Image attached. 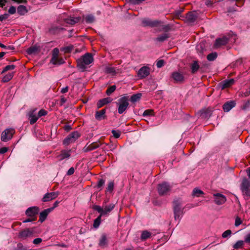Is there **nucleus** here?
I'll list each match as a JSON object with an SVG mask.
<instances>
[{
  "mask_svg": "<svg viewBox=\"0 0 250 250\" xmlns=\"http://www.w3.org/2000/svg\"><path fill=\"white\" fill-rule=\"evenodd\" d=\"M36 109L31 110L28 113L29 119L31 125L35 124L39 119V116L36 114Z\"/></svg>",
  "mask_w": 250,
  "mask_h": 250,
  "instance_id": "nucleus-13",
  "label": "nucleus"
},
{
  "mask_svg": "<svg viewBox=\"0 0 250 250\" xmlns=\"http://www.w3.org/2000/svg\"><path fill=\"white\" fill-rule=\"evenodd\" d=\"M39 212V208L37 207H32L29 208L26 210V214L30 217H35Z\"/></svg>",
  "mask_w": 250,
  "mask_h": 250,
  "instance_id": "nucleus-15",
  "label": "nucleus"
},
{
  "mask_svg": "<svg viewBox=\"0 0 250 250\" xmlns=\"http://www.w3.org/2000/svg\"><path fill=\"white\" fill-rule=\"evenodd\" d=\"M93 57L91 53H87L77 61L78 66L82 70H84L85 66L90 64L93 62Z\"/></svg>",
  "mask_w": 250,
  "mask_h": 250,
  "instance_id": "nucleus-1",
  "label": "nucleus"
},
{
  "mask_svg": "<svg viewBox=\"0 0 250 250\" xmlns=\"http://www.w3.org/2000/svg\"><path fill=\"white\" fill-rule=\"evenodd\" d=\"M8 150V148L5 147H2L0 148V154H4L5 152H6Z\"/></svg>",
  "mask_w": 250,
  "mask_h": 250,
  "instance_id": "nucleus-62",
  "label": "nucleus"
},
{
  "mask_svg": "<svg viewBox=\"0 0 250 250\" xmlns=\"http://www.w3.org/2000/svg\"><path fill=\"white\" fill-rule=\"evenodd\" d=\"M42 240L41 238H37L34 239L33 243L35 245H38L42 242Z\"/></svg>",
  "mask_w": 250,
  "mask_h": 250,
  "instance_id": "nucleus-56",
  "label": "nucleus"
},
{
  "mask_svg": "<svg viewBox=\"0 0 250 250\" xmlns=\"http://www.w3.org/2000/svg\"><path fill=\"white\" fill-rule=\"evenodd\" d=\"M236 103L233 101H230L226 103L223 106V109L225 112L229 111L235 106Z\"/></svg>",
  "mask_w": 250,
  "mask_h": 250,
  "instance_id": "nucleus-17",
  "label": "nucleus"
},
{
  "mask_svg": "<svg viewBox=\"0 0 250 250\" xmlns=\"http://www.w3.org/2000/svg\"><path fill=\"white\" fill-rule=\"evenodd\" d=\"M64 62V61L62 58H57V59L55 60V61L54 62H51V63L55 65H60V64H63Z\"/></svg>",
  "mask_w": 250,
  "mask_h": 250,
  "instance_id": "nucleus-44",
  "label": "nucleus"
},
{
  "mask_svg": "<svg viewBox=\"0 0 250 250\" xmlns=\"http://www.w3.org/2000/svg\"><path fill=\"white\" fill-rule=\"evenodd\" d=\"M155 233L152 231H148L147 230L143 231L141 234V238L142 240H145L150 238L152 235H155Z\"/></svg>",
  "mask_w": 250,
  "mask_h": 250,
  "instance_id": "nucleus-24",
  "label": "nucleus"
},
{
  "mask_svg": "<svg viewBox=\"0 0 250 250\" xmlns=\"http://www.w3.org/2000/svg\"><path fill=\"white\" fill-rule=\"evenodd\" d=\"M0 47L5 49H11L13 48V47L10 46H6L1 43H0Z\"/></svg>",
  "mask_w": 250,
  "mask_h": 250,
  "instance_id": "nucleus-61",
  "label": "nucleus"
},
{
  "mask_svg": "<svg viewBox=\"0 0 250 250\" xmlns=\"http://www.w3.org/2000/svg\"><path fill=\"white\" fill-rule=\"evenodd\" d=\"M112 133L113 136L116 138H119L121 135V133L119 131H117L114 130H112Z\"/></svg>",
  "mask_w": 250,
  "mask_h": 250,
  "instance_id": "nucleus-54",
  "label": "nucleus"
},
{
  "mask_svg": "<svg viewBox=\"0 0 250 250\" xmlns=\"http://www.w3.org/2000/svg\"><path fill=\"white\" fill-rule=\"evenodd\" d=\"M149 73L150 68L147 66H143L139 70L137 75L140 79H143L147 77Z\"/></svg>",
  "mask_w": 250,
  "mask_h": 250,
  "instance_id": "nucleus-11",
  "label": "nucleus"
},
{
  "mask_svg": "<svg viewBox=\"0 0 250 250\" xmlns=\"http://www.w3.org/2000/svg\"><path fill=\"white\" fill-rule=\"evenodd\" d=\"M184 8L183 7H180L177 8L174 11V16H179L184 11Z\"/></svg>",
  "mask_w": 250,
  "mask_h": 250,
  "instance_id": "nucleus-42",
  "label": "nucleus"
},
{
  "mask_svg": "<svg viewBox=\"0 0 250 250\" xmlns=\"http://www.w3.org/2000/svg\"><path fill=\"white\" fill-rule=\"evenodd\" d=\"M116 104L118 106V113L121 114L127 109L129 105L128 99L127 97H122L118 100Z\"/></svg>",
  "mask_w": 250,
  "mask_h": 250,
  "instance_id": "nucleus-2",
  "label": "nucleus"
},
{
  "mask_svg": "<svg viewBox=\"0 0 250 250\" xmlns=\"http://www.w3.org/2000/svg\"><path fill=\"white\" fill-rule=\"evenodd\" d=\"M169 35L167 33H164L161 35L159 36L155 40L160 42H163L165 41H166L167 39L169 38Z\"/></svg>",
  "mask_w": 250,
  "mask_h": 250,
  "instance_id": "nucleus-29",
  "label": "nucleus"
},
{
  "mask_svg": "<svg viewBox=\"0 0 250 250\" xmlns=\"http://www.w3.org/2000/svg\"><path fill=\"white\" fill-rule=\"evenodd\" d=\"M53 209V208H49L46 209H44L43 211H42L40 214V221L41 222H43L45 219L46 218L48 214Z\"/></svg>",
  "mask_w": 250,
  "mask_h": 250,
  "instance_id": "nucleus-16",
  "label": "nucleus"
},
{
  "mask_svg": "<svg viewBox=\"0 0 250 250\" xmlns=\"http://www.w3.org/2000/svg\"><path fill=\"white\" fill-rule=\"evenodd\" d=\"M160 24V22L157 21H152L150 20L147 19H144L142 21V24L144 26H150V27H156L158 26Z\"/></svg>",
  "mask_w": 250,
  "mask_h": 250,
  "instance_id": "nucleus-14",
  "label": "nucleus"
},
{
  "mask_svg": "<svg viewBox=\"0 0 250 250\" xmlns=\"http://www.w3.org/2000/svg\"><path fill=\"white\" fill-rule=\"evenodd\" d=\"M105 112L106 109L105 108L97 111L95 113V119L99 121L104 119L105 117Z\"/></svg>",
  "mask_w": 250,
  "mask_h": 250,
  "instance_id": "nucleus-21",
  "label": "nucleus"
},
{
  "mask_svg": "<svg viewBox=\"0 0 250 250\" xmlns=\"http://www.w3.org/2000/svg\"><path fill=\"white\" fill-rule=\"evenodd\" d=\"M244 241L243 240L238 241L233 246L234 249H238L243 247Z\"/></svg>",
  "mask_w": 250,
  "mask_h": 250,
  "instance_id": "nucleus-36",
  "label": "nucleus"
},
{
  "mask_svg": "<svg viewBox=\"0 0 250 250\" xmlns=\"http://www.w3.org/2000/svg\"><path fill=\"white\" fill-rule=\"evenodd\" d=\"M35 233V228H27L20 231L18 237L21 240H26L34 237Z\"/></svg>",
  "mask_w": 250,
  "mask_h": 250,
  "instance_id": "nucleus-4",
  "label": "nucleus"
},
{
  "mask_svg": "<svg viewBox=\"0 0 250 250\" xmlns=\"http://www.w3.org/2000/svg\"><path fill=\"white\" fill-rule=\"evenodd\" d=\"M242 224V221L239 217H237L235 219V225L237 227Z\"/></svg>",
  "mask_w": 250,
  "mask_h": 250,
  "instance_id": "nucleus-57",
  "label": "nucleus"
},
{
  "mask_svg": "<svg viewBox=\"0 0 250 250\" xmlns=\"http://www.w3.org/2000/svg\"><path fill=\"white\" fill-rule=\"evenodd\" d=\"M17 250H25V249L24 248L22 244L19 243L17 245Z\"/></svg>",
  "mask_w": 250,
  "mask_h": 250,
  "instance_id": "nucleus-60",
  "label": "nucleus"
},
{
  "mask_svg": "<svg viewBox=\"0 0 250 250\" xmlns=\"http://www.w3.org/2000/svg\"><path fill=\"white\" fill-rule=\"evenodd\" d=\"M16 7L13 6H11L9 7L8 11L10 14L12 15L16 13Z\"/></svg>",
  "mask_w": 250,
  "mask_h": 250,
  "instance_id": "nucleus-52",
  "label": "nucleus"
},
{
  "mask_svg": "<svg viewBox=\"0 0 250 250\" xmlns=\"http://www.w3.org/2000/svg\"><path fill=\"white\" fill-rule=\"evenodd\" d=\"M143 115L144 116L153 115V110L151 109L146 110L144 112Z\"/></svg>",
  "mask_w": 250,
  "mask_h": 250,
  "instance_id": "nucleus-48",
  "label": "nucleus"
},
{
  "mask_svg": "<svg viewBox=\"0 0 250 250\" xmlns=\"http://www.w3.org/2000/svg\"><path fill=\"white\" fill-rule=\"evenodd\" d=\"M17 12L20 15H24L27 12L26 7L23 5H21L18 7Z\"/></svg>",
  "mask_w": 250,
  "mask_h": 250,
  "instance_id": "nucleus-30",
  "label": "nucleus"
},
{
  "mask_svg": "<svg viewBox=\"0 0 250 250\" xmlns=\"http://www.w3.org/2000/svg\"><path fill=\"white\" fill-rule=\"evenodd\" d=\"M80 20V17H67L64 19V21L66 23L73 25L78 22Z\"/></svg>",
  "mask_w": 250,
  "mask_h": 250,
  "instance_id": "nucleus-19",
  "label": "nucleus"
},
{
  "mask_svg": "<svg viewBox=\"0 0 250 250\" xmlns=\"http://www.w3.org/2000/svg\"><path fill=\"white\" fill-rule=\"evenodd\" d=\"M164 61L163 60H160L157 62L156 66L158 68H161L164 65Z\"/></svg>",
  "mask_w": 250,
  "mask_h": 250,
  "instance_id": "nucleus-53",
  "label": "nucleus"
},
{
  "mask_svg": "<svg viewBox=\"0 0 250 250\" xmlns=\"http://www.w3.org/2000/svg\"><path fill=\"white\" fill-rule=\"evenodd\" d=\"M142 94L141 93H138L136 94L133 95L131 98H130V101L132 103H135L139 101L141 97Z\"/></svg>",
  "mask_w": 250,
  "mask_h": 250,
  "instance_id": "nucleus-33",
  "label": "nucleus"
},
{
  "mask_svg": "<svg viewBox=\"0 0 250 250\" xmlns=\"http://www.w3.org/2000/svg\"><path fill=\"white\" fill-rule=\"evenodd\" d=\"M59 195V192L58 191L46 193L42 198V201L44 202L51 201L57 198Z\"/></svg>",
  "mask_w": 250,
  "mask_h": 250,
  "instance_id": "nucleus-10",
  "label": "nucleus"
},
{
  "mask_svg": "<svg viewBox=\"0 0 250 250\" xmlns=\"http://www.w3.org/2000/svg\"><path fill=\"white\" fill-rule=\"evenodd\" d=\"M173 211L175 220H180L183 214V209L182 208L181 203L178 201L173 202Z\"/></svg>",
  "mask_w": 250,
  "mask_h": 250,
  "instance_id": "nucleus-5",
  "label": "nucleus"
},
{
  "mask_svg": "<svg viewBox=\"0 0 250 250\" xmlns=\"http://www.w3.org/2000/svg\"><path fill=\"white\" fill-rule=\"evenodd\" d=\"M114 188V183L113 182H110L108 184L106 190L107 191L111 192L113 190Z\"/></svg>",
  "mask_w": 250,
  "mask_h": 250,
  "instance_id": "nucleus-49",
  "label": "nucleus"
},
{
  "mask_svg": "<svg viewBox=\"0 0 250 250\" xmlns=\"http://www.w3.org/2000/svg\"><path fill=\"white\" fill-rule=\"evenodd\" d=\"M106 244V237L105 235H102L100 240L99 245L100 247H104Z\"/></svg>",
  "mask_w": 250,
  "mask_h": 250,
  "instance_id": "nucleus-32",
  "label": "nucleus"
},
{
  "mask_svg": "<svg viewBox=\"0 0 250 250\" xmlns=\"http://www.w3.org/2000/svg\"><path fill=\"white\" fill-rule=\"evenodd\" d=\"M68 90V86H66L65 87L62 88L61 92L62 93H65L67 92Z\"/></svg>",
  "mask_w": 250,
  "mask_h": 250,
  "instance_id": "nucleus-63",
  "label": "nucleus"
},
{
  "mask_svg": "<svg viewBox=\"0 0 250 250\" xmlns=\"http://www.w3.org/2000/svg\"><path fill=\"white\" fill-rule=\"evenodd\" d=\"M203 194H204V192L199 188H196L193 189L192 191V196L200 197Z\"/></svg>",
  "mask_w": 250,
  "mask_h": 250,
  "instance_id": "nucleus-31",
  "label": "nucleus"
},
{
  "mask_svg": "<svg viewBox=\"0 0 250 250\" xmlns=\"http://www.w3.org/2000/svg\"><path fill=\"white\" fill-rule=\"evenodd\" d=\"M107 73L115 74L117 72L116 69L114 67H107L106 68Z\"/></svg>",
  "mask_w": 250,
  "mask_h": 250,
  "instance_id": "nucleus-46",
  "label": "nucleus"
},
{
  "mask_svg": "<svg viewBox=\"0 0 250 250\" xmlns=\"http://www.w3.org/2000/svg\"><path fill=\"white\" fill-rule=\"evenodd\" d=\"M93 208H94V209L97 211L99 213H100L99 216H103V212L104 208H102L101 207H100L99 206H94Z\"/></svg>",
  "mask_w": 250,
  "mask_h": 250,
  "instance_id": "nucleus-41",
  "label": "nucleus"
},
{
  "mask_svg": "<svg viewBox=\"0 0 250 250\" xmlns=\"http://www.w3.org/2000/svg\"><path fill=\"white\" fill-rule=\"evenodd\" d=\"M199 68V65L197 61H194L191 65V72L195 73Z\"/></svg>",
  "mask_w": 250,
  "mask_h": 250,
  "instance_id": "nucleus-28",
  "label": "nucleus"
},
{
  "mask_svg": "<svg viewBox=\"0 0 250 250\" xmlns=\"http://www.w3.org/2000/svg\"><path fill=\"white\" fill-rule=\"evenodd\" d=\"M59 53V50L57 48H55L52 51V58L50 60V62H54L55 60L58 58Z\"/></svg>",
  "mask_w": 250,
  "mask_h": 250,
  "instance_id": "nucleus-27",
  "label": "nucleus"
},
{
  "mask_svg": "<svg viewBox=\"0 0 250 250\" xmlns=\"http://www.w3.org/2000/svg\"><path fill=\"white\" fill-rule=\"evenodd\" d=\"M73 47L72 46L65 47L61 49V50L64 51L65 52H70L71 51Z\"/></svg>",
  "mask_w": 250,
  "mask_h": 250,
  "instance_id": "nucleus-55",
  "label": "nucleus"
},
{
  "mask_svg": "<svg viewBox=\"0 0 250 250\" xmlns=\"http://www.w3.org/2000/svg\"><path fill=\"white\" fill-rule=\"evenodd\" d=\"M171 77L176 82H182L184 80V76L182 74L178 72H174L171 74Z\"/></svg>",
  "mask_w": 250,
  "mask_h": 250,
  "instance_id": "nucleus-18",
  "label": "nucleus"
},
{
  "mask_svg": "<svg viewBox=\"0 0 250 250\" xmlns=\"http://www.w3.org/2000/svg\"><path fill=\"white\" fill-rule=\"evenodd\" d=\"M83 20L87 23H90L93 21L94 17H85Z\"/></svg>",
  "mask_w": 250,
  "mask_h": 250,
  "instance_id": "nucleus-51",
  "label": "nucleus"
},
{
  "mask_svg": "<svg viewBox=\"0 0 250 250\" xmlns=\"http://www.w3.org/2000/svg\"><path fill=\"white\" fill-rule=\"evenodd\" d=\"M47 112L46 110H45L44 109H41L38 112V116H39V118L42 116L46 115L47 114Z\"/></svg>",
  "mask_w": 250,
  "mask_h": 250,
  "instance_id": "nucleus-50",
  "label": "nucleus"
},
{
  "mask_svg": "<svg viewBox=\"0 0 250 250\" xmlns=\"http://www.w3.org/2000/svg\"><path fill=\"white\" fill-rule=\"evenodd\" d=\"M112 101V99L111 98H106L102 99L100 100H99L97 104V106L98 108H99L104 105L110 103Z\"/></svg>",
  "mask_w": 250,
  "mask_h": 250,
  "instance_id": "nucleus-20",
  "label": "nucleus"
},
{
  "mask_svg": "<svg viewBox=\"0 0 250 250\" xmlns=\"http://www.w3.org/2000/svg\"><path fill=\"white\" fill-rule=\"evenodd\" d=\"M181 19L187 22L188 24H192L196 20L197 17H180Z\"/></svg>",
  "mask_w": 250,
  "mask_h": 250,
  "instance_id": "nucleus-26",
  "label": "nucleus"
},
{
  "mask_svg": "<svg viewBox=\"0 0 250 250\" xmlns=\"http://www.w3.org/2000/svg\"><path fill=\"white\" fill-rule=\"evenodd\" d=\"M15 133L13 128H9L4 130L1 134V140L3 142H7L10 140Z\"/></svg>",
  "mask_w": 250,
  "mask_h": 250,
  "instance_id": "nucleus-7",
  "label": "nucleus"
},
{
  "mask_svg": "<svg viewBox=\"0 0 250 250\" xmlns=\"http://www.w3.org/2000/svg\"><path fill=\"white\" fill-rule=\"evenodd\" d=\"M74 171H75L74 168L73 167H72L69 169V170H68V171L67 172V174L68 175H71L74 173Z\"/></svg>",
  "mask_w": 250,
  "mask_h": 250,
  "instance_id": "nucleus-59",
  "label": "nucleus"
},
{
  "mask_svg": "<svg viewBox=\"0 0 250 250\" xmlns=\"http://www.w3.org/2000/svg\"><path fill=\"white\" fill-rule=\"evenodd\" d=\"M101 217L102 216H99L97 218H96L94 221V223H93V227L97 229L98 228L100 224H101Z\"/></svg>",
  "mask_w": 250,
  "mask_h": 250,
  "instance_id": "nucleus-35",
  "label": "nucleus"
},
{
  "mask_svg": "<svg viewBox=\"0 0 250 250\" xmlns=\"http://www.w3.org/2000/svg\"><path fill=\"white\" fill-rule=\"evenodd\" d=\"M231 231L230 229H228L223 233L222 236L223 238H225L228 237H229L231 235Z\"/></svg>",
  "mask_w": 250,
  "mask_h": 250,
  "instance_id": "nucleus-47",
  "label": "nucleus"
},
{
  "mask_svg": "<svg viewBox=\"0 0 250 250\" xmlns=\"http://www.w3.org/2000/svg\"><path fill=\"white\" fill-rule=\"evenodd\" d=\"M217 54L216 52L211 53L209 54L207 56V59L209 61H213L217 58Z\"/></svg>",
  "mask_w": 250,
  "mask_h": 250,
  "instance_id": "nucleus-37",
  "label": "nucleus"
},
{
  "mask_svg": "<svg viewBox=\"0 0 250 250\" xmlns=\"http://www.w3.org/2000/svg\"><path fill=\"white\" fill-rule=\"evenodd\" d=\"M244 242L248 243H250V233L245 236Z\"/></svg>",
  "mask_w": 250,
  "mask_h": 250,
  "instance_id": "nucleus-58",
  "label": "nucleus"
},
{
  "mask_svg": "<svg viewBox=\"0 0 250 250\" xmlns=\"http://www.w3.org/2000/svg\"><path fill=\"white\" fill-rule=\"evenodd\" d=\"M171 188V186L168 183L163 182L158 185V192L161 195H166L170 190Z\"/></svg>",
  "mask_w": 250,
  "mask_h": 250,
  "instance_id": "nucleus-8",
  "label": "nucleus"
},
{
  "mask_svg": "<svg viewBox=\"0 0 250 250\" xmlns=\"http://www.w3.org/2000/svg\"><path fill=\"white\" fill-rule=\"evenodd\" d=\"M71 150H62L61 154L59 155L60 160H62L65 158H68L70 156Z\"/></svg>",
  "mask_w": 250,
  "mask_h": 250,
  "instance_id": "nucleus-25",
  "label": "nucleus"
},
{
  "mask_svg": "<svg viewBox=\"0 0 250 250\" xmlns=\"http://www.w3.org/2000/svg\"><path fill=\"white\" fill-rule=\"evenodd\" d=\"M234 83V80L233 79L224 81L221 83V88L223 89L229 87L233 84Z\"/></svg>",
  "mask_w": 250,
  "mask_h": 250,
  "instance_id": "nucleus-22",
  "label": "nucleus"
},
{
  "mask_svg": "<svg viewBox=\"0 0 250 250\" xmlns=\"http://www.w3.org/2000/svg\"><path fill=\"white\" fill-rule=\"evenodd\" d=\"M35 220H36L35 218H32V219H27L23 221V223L30 222H32V221H34Z\"/></svg>",
  "mask_w": 250,
  "mask_h": 250,
  "instance_id": "nucleus-64",
  "label": "nucleus"
},
{
  "mask_svg": "<svg viewBox=\"0 0 250 250\" xmlns=\"http://www.w3.org/2000/svg\"><path fill=\"white\" fill-rule=\"evenodd\" d=\"M13 77V73H9L5 75L2 79L3 82L6 83L9 81Z\"/></svg>",
  "mask_w": 250,
  "mask_h": 250,
  "instance_id": "nucleus-34",
  "label": "nucleus"
},
{
  "mask_svg": "<svg viewBox=\"0 0 250 250\" xmlns=\"http://www.w3.org/2000/svg\"><path fill=\"white\" fill-rule=\"evenodd\" d=\"M228 39L226 37H223L216 39L214 44V47L218 48L222 45H226L228 42Z\"/></svg>",
  "mask_w": 250,
  "mask_h": 250,
  "instance_id": "nucleus-12",
  "label": "nucleus"
},
{
  "mask_svg": "<svg viewBox=\"0 0 250 250\" xmlns=\"http://www.w3.org/2000/svg\"><path fill=\"white\" fill-rule=\"evenodd\" d=\"M80 136V133L78 131H75L72 132L64 140L63 144L65 146H67L70 144L73 143Z\"/></svg>",
  "mask_w": 250,
  "mask_h": 250,
  "instance_id": "nucleus-6",
  "label": "nucleus"
},
{
  "mask_svg": "<svg viewBox=\"0 0 250 250\" xmlns=\"http://www.w3.org/2000/svg\"><path fill=\"white\" fill-rule=\"evenodd\" d=\"M15 68V66L14 64H9L6 65L3 69L2 73L5 72L9 70H13Z\"/></svg>",
  "mask_w": 250,
  "mask_h": 250,
  "instance_id": "nucleus-45",
  "label": "nucleus"
},
{
  "mask_svg": "<svg viewBox=\"0 0 250 250\" xmlns=\"http://www.w3.org/2000/svg\"><path fill=\"white\" fill-rule=\"evenodd\" d=\"M8 0H0V7L3 8L5 3L8 1ZM15 2H17L18 3L22 2L23 0H12Z\"/></svg>",
  "mask_w": 250,
  "mask_h": 250,
  "instance_id": "nucleus-39",
  "label": "nucleus"
},
{
  "mask_svg": "<svg viewBox=\"0 0 250 250\" xmlns=\"http://www.w3.org/2000/svg\"><path fill=\"white\" fill-rule=\"evenodd\" d=\"M38 48L36 46H32L27 49V52L28 54H32L38 51Z\"/></svg>",
  "mask_w": 250,
  "mask_h": 250,
  "instance_id": "nucleus-40",
  "label": "nucleus"
},
{
  "mask_svg": "<svg viewBox=\"0 0 250 250\" xmlns=\"http://www.w3.org/2000/svg\"><path fill=\"white\" fill-rule=\"evenodd\" d=\"M116 89V86L115 85H113L106 90V93L107 95H111L113 92H114Z\"/></svg>",
  "mask_w": 250,
  "mask_h": 250,
  "instance_id": "nucleus-38",
  "label": "nucleus"
},
{
  "mask_svg": "<svg viewBox=\"0 0 250 250\" xmlns=\"http://www.w3.org/2000/svg\"><path fill=\"white\" fill-rule=\"evenodd\" d=\"M240 188L245 198L248 200L250 197V181L246 178L243 179Z\"/></svg>",
  "mask_w": 250,
  "mask_h": 250,
  "instance_id": "nucleus-3",
  "label": "nucleus"
},
{
  "mask_svg": "<svg viewBox=\"0 0 250 250\" xmlns=\"http://www.w3.org/2000/svg\"><path fill=\"white\" fill-rule=\"evenodd\" d=\"M115 208V204H110L109 205L105 206L104 207L103 216L107 215Z\"/></svg>",
  "mask_w": 250,
  "mask_h": 250,
  "instance_id": "nucleus-23",
  "label": "nucleus"
},
{
  "mask_svg": "<svg viewBox=\"0 0 250 250\" xmlns=\"http://www.w3.org/2000/svg\"><path fill=\"white\" fill-rule=\"evenodd\" d=\"M105 183V180L103 179H100L98 181V183L97 185V188H99L100 190H101L102 189Z\"/></svg>",
  "mask_w": 250,
  "mask_h": 250,
  "instance_id": "nucleus-43",
  "label": "nucleus"
},
{
  "mask_svg": "<svg viewBox=\"0 0 250 250\" xmlns=\"http://www.w3.org/2000/svg\"><path fill=\"white\" fill-rule=\"evenodd\" d=\"M213 196L215 203L218 205H222L227 201L226 196L219 193H214Z\"/></svg>",
  "mask_w": 250,
  "mask_h": 250,
  "instance_id": "nucleus-9",
  "label": "nucleus"
}]
</instances>
